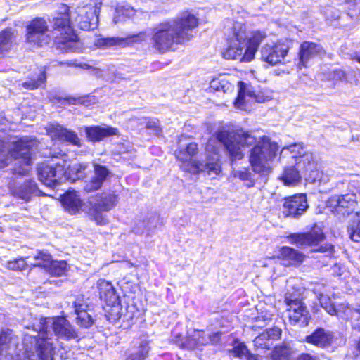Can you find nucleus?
I'll return each instance as SVG.
<instances>
[{
  "mask_svg": "<svg viewBox=\"0 0 360 360\" xmlns=\"http://www.w3.org/2000/svg\"><path fill=\"white\" fill-rule=\"evenodd\" d=\"M222 130H233V129L222 128L216 134V138H210L205 146L206 161L203 162H193L192 165H186V169L191 172V174H197L200 172H207L208 174H218L220 172L219 163L218 144H224L218 139V134ZM226 148V147H224Z\"/></svg>",
  "mask_w": 360,
  "mask_h": 360,
  "instance_id": "nucleus-6",
  "label": "nucleus"
},
{
  "mask_svg": "<svg viewBox=\"0 0 360 360\" xmlns=\"http://www.w3.org/2000/svg\"><path fill=\"white\" fill-rule=\"evenodd\" d=\"M64 209L70 214H76L83 210L84 203L76 191H68L61 198Z\"/></svg>",
  "mask_w": 360,
  "mask_h": 360,
  "instance_id": "nucleus-24",
  "label": "nucleus"
},
{
  "mask_svg": "<svg viewBox=\"0 0 360 360\" xmlns=\"http://www.w3.org/2000/svg\"><path fill=\"white\" fill-rule=\"evenodd\" d=\"M17 338L11 330H3L0 333V356L3 355V352L6 351L11 345H15Z\"/></svg>",
  "mask_w": 360,
  "mask_h": 360,
  "instance_id": "nucleus-41",
  "label": "nucleus"
},
{
  "mask_svg": "<svg viewBox=\"0 0 360 360\" xmlns=\"http://www.w3.org/2000/svg\"><path fill=\"white\" fill-rule=\"evenodd\" d=\"M136 11L130 6H119L116 8L113 22L115 24L122 22L127 18L132 17Z\"/></svg>",
  "mask_w": 360,
  "mask_h": 360,
  "instance_id": "nucleus-40",
  "label": "nucleus"
},
{
  "mask_svg": "<svg viewBox=\"0 0 360 360\" xmlns=\"http://www.w3.org/2000/svg\"><path fill=\"white\" fill-rule=\"evenodd\" d=\"M319 288L314 289V293L319 301L321 306L330 315L340 316V307L343 308V304L340 305L338 307H335L331 302L329 297L324 295L322 292H316Z\"/></svg>",
  "mask_w": 360,
  "mask_h": 360,
  "instance_id": "nucleus-35",
  "label": "nucleus"
},
{
  "mask_svg": "<svg viewBox=\"0 0 360 360\" xmlns=\"http://www.w3.org/2000/svg\"><path fill=\"white\" fill-rule=\"evenodd\" d=\"M202 334V330H195L192 335L188 336L184 341L179 344V346L183 349H198L197 338L200 337Z\"/></svg>",
  "mask_w": 360,
  "mask_h": 360,
  "instance_id": "nucleus-44",
  "label": "nucleus"
},
{
  "mask_svg": "<svg viewBox=\"0 0 360 360\" xmlns=\"http://www.w3.org/2000/svg\"><path fill=\"white\" fill-rule=\"evenodd\" d=\"M46 131L48 135L53 140H58L77 146H81L80 139L77 134L59 124H49L46 127Z\"/></svg>",
  "mask_w": 360,
  "mask_h": 360,
  "instance_id": "nucleus-15",
  "label": "nucleus"
},
{
  "mask_svg": "<svg viewBox=\"0 0 360 360\" xmlns=\"http://www.w3.org/2000/svg\"><path fill=\"white\" fill-rule=\"evenodd\" d=\"M14 195L25 200H29L32 195H46L37 188L34 181L29 180L13 190Z\"/></svg>",
  "mask_w": 360,
  "mask_h": 360,
  "instance_id": "nucleus-27",
  "label": "nucleus"
},
{
  "mask_svg": "<svg viewBox=\"0 0 360 360\" xmlns=\"http://www.w3.org/2000/svg\"><path fill=\"white\" fill-rule=\"evenodd\" d=\"M266 38L265 32L257 30L252 33V37L248 40L246 46V60H252L255 58V53L259 45Z\"/></svg>",
  "mask_w": 360,
  "mask_h": 360,
  "instance_id": "nucleus-30",
  "label": "nucleus"
},
{
  "mask_svg": "<svg viewBox=\"0 0 360 360\" xmlns=\"http://www.w3.org/2000/svg\"><path fill=\"white\" fill-rule=\"evenodd\" d=\"M281 258L285 266H297L302 263L305 255L290 247H283L281 250Z\"/></svg>",
  "mask_w": 360,
  "mask_h": 360,
  "instance_id": "nucleus-29",
  "label": "nucleus"
},
{
  "mask_svg": "<svg viewBox=\"0 0 360 360\" xmlns=\"http://www.w3.org/2000/svg\"><path fill=\"white\" fill-rule=\"evenodd\" d=\"M87 167L86 163H75L69 165L66 169L67 174L64 176L65 179L75 181L84 176V172Z\"/></svg>",
  "mask_w": 360,
  "mask_h": 360,
  "instance_id": "nucleus-39",
  "label": "nucleus"
},
{
  "mask_svg": "<svg viewBox=\"0 0 360 360\" xmlns=\"http://www.w3.org/2000/svg\"><path fill=\"white\" fill-rule=\"evenodd\" d=\"M99 297L106 303L107 305L119 308L120 297L116 294L115 290L112 284L103 279L97 282Z\"/></svg>",
  "mask_w": 360,
  "mask_h": 360,
  "instance_id": "nucleus-20",
  "label": "nucleus"
},
{
  "mask_svg": "<svg viewBox=\"0 0 360 360\" xmlns=\"http://www.w3.org/2000/svg\"><path fill=\"white\" fill-rule=\"evenodd\" d=\"M303 150L302 145L300 143H295L290 145L286 147H283L281 151V155H282L284 154L286 151H289L290 153L292 154V158H295L296 160L298 159V157H300L302 154Z\"/></svg>",
  "mask_w": 360,
  "mask_h": 360,
  "instance_id": "nucleus-49",
  "label": "nucleus"
},
{
  "mask_svg": "<svg viewBox=\"0 0 360 360\" xmlns=\"http://www.w3.org/2000/svg\"><path fill=\"white\" fill-rule=\"evenodd\" d=\"M303 174L296 165L285 167L280 179L285 185H295L301 180Z\"/></svg>",
  "mask_w": 360,
  "mask_h": 360,
  "instance_id": "nucleus-31",
  "label": "nucleus"
},
{
  "mask_svg": "<svg viewBox=\"0 0 360 360\" xmlns=\"http://www.w3.org/2000/svg\"><path fill=\"white\" fill-rule=\"evenodd\" d=\"M46 81V74L44 71H41L37 79H31L30 81L25 82L22 86L25 88L34 89L41 86Z\"/></svg>",
  "mask_w": 360,
  "mask_h": 360,
  "instance_id": "nucleus-46",
  "label": "nucleus"
},
{
  "mask_svg": "<svg viewBox=\"0 0 360 360\" xmlns=\"http://www.w3.org/2000/svg\"><path fill=\"white\" fill-rule=\"evenodd\" d=\"M220 82L217 80V79H214L211 82V86L212 88H214L217 91H225L224 90V87L225 86L221 84L220 86H219L218 84H219Z\"/></svg>",
  "mask_w": 360,
  "mask_h": 360,
  "instance_id": "nucleus-57",
  "label": "nucleus"
},
{
  "mask_svg": "<svg viewBox=\"0 0 360 360\" xmlns=\"http://www.w3.org/2000/svg\"><path fill=\"white\" fill-rule=\"evenodd\" d=\"M264 333L266 335L268 340H269V342H272L271 340H277L280 338L281 330L278 327H274L266 330Z\"/></svg>",
  "mask_w": 360,
  "mask_h": 360,
  "instance_id": "nucleus-55",
  "label": "nucleus"
},
{
  "mask_svg": "<svg viewBox=\"0 0 360 360\" xmlns=\"http://www.w3.org/2000/svg\"><path fill=\"white\" fill-rule=\"evenodd\" d=\"M49 26L43 18H35L30 20L26 26V42L38 47L47 44L51 37H49Z\"/></svg>",
  "mask_w": 360,
  "mask_h": 360,
  "instance_id": "nucleus-9",
  "label": "nucleus"
},
{
  "mask_svg": "<svg viewBox=\"0 0 360 360\" xmlns=\"http://www.w3.org/2000/svg\"><path fill=\"white\" fill-rule=\"evenodd\" d=\"M147 37L146 32H140L137 34H128L125 37H107L100 39L98 41V45L101 46H129L134 43L140 42L146 40Z\"/></svg>",
  "mask_w": 360,
  "mask_h": 360,
  "instance_id": "nucleus-18",
  "label": "nucleus"
},
{
  "mask_svg": "<svg viewBox=\"0 0 360 360\" xmlns=\"http://www.w3.org/2000/svg\"><path fill=\"white\" fill-rule=\"evenodd\" d=\"M117 201V195L114 193H103L91 196L88 200L89 212L94 215L98 224L103 225L105 224V219L101 216H98V214L110 210L115 206Z\"/></svg>",
  "mask_w": 360,
  "mask_h": 360,
  "instance_id": "nucleus-10",
  "label": "nucleus"
},
{
  "mask_svg": "<svg viewBox=\"0 0 360 360\" xmlns=\"http://www.w3.org/2000/svg\"><path fill=\"white\" fill-rule=\"evenodd\" d=\"M297 360H318V359L316 356H311L309 354H302Z\"/></svg>",
  "mask_w": 360,
  "mask_h": 360,
  "instance_id": "nucleus-59",
  "label": "nucleus"
},
{
  "mask_svg": "<svg viewBox=\"0 0 360 360\" xmlns=\"http://www.w3.org/2000/svg\"><path fill=\"white\" fill-rule=\"evenodd\" d=\"M87 137L92 141H99L105 137H109L117 134L116 128L110 127H87L85 129Z\"/></svg>",
  "mask_w": 360,
  "mask_h": 360,
  "instance_id": "nucleus-28",
  "label": "nucleus"
},
{
  "mask_svg": "<svg viewBox=\"0 0 360 360\" xmlns=\"http://www.w3.org/2000/svg\"><path fill=\"white\" fill-rule=\"evenodd\" d=\"M51 255L46 252L39 251L33 257H27V262L33 266H40L46 269L50 264Z\"/></svg>",
  "mask_w": 360,
  "mask_h": 360,
  "instance_id": "nucleus-38",
  "label": "nucleus"
},
{
  "mask_svg": "<svg viewBox=\"0 0 360 360\" xmlns=\"http://www.w3.org/2000/svg\"><path fill=\"white\" fill-rule=\"evenodd\" d=\"M65 160L54 165L41 163L37 166V174L40 181L48 187L53 188L58 185L67 174Z\"/></svg>",
  "mask_w": 360,
  "mask_h": 360,
  "instance_id": "nucleus-8",
  "label": "nucleus"
},
{
  "mask_svg": "<svg viewBox=\"0 0 360 360\" xmlns=\"http://www.w3.org/2000/svg\"><path fill=\"white\" fill-rule=\"evenodd\" d=\"M149 349L148 341L146 338H136L132 342L131 348L126 360H146Z\"/></svg>",
  "mask_w": 360,
  "mask_h": 360,
  "instance_id": "nucleus-25",
  "label": "nucleus"
},
{
  "mask_svg": "<svg viewBox=\"0 0 360 360\" xmlns=\"http://www.w3.org/2000/svg\"><path fill=\"white\" fill-rule=\"evenodd\" d=\"M323 53V48L315 43L304 41L300 46L299 66H307V62Z\"/></svg>",
  "mask_w": 360,
  "mask_h": 360,
  "instance_id": "nucleus-26",
  "label": "nucleus"
},
{
  "mask_svg": "<svg viewBox=\"0 0 360 360\" xmlns=\"http://www.w3.org/2000/svg\"><path fill=\"white\" fill-rule=\"evenodd\" d=\"M35 138L24 136L13 143V147L6 149L5 141L0 139V168L5 167L13 160L15 162L13 173L25 175L32 163V153L38 146Z\"/></svg>",
  "mask_w": 360,
  "mask_h": 360,
  "instance_id": "nucleus-4",
  "label": "nucleus"
},
{
  "mask_svg": "<svg viewBox=\"0 0 360 360\" xmlns=\"http://www.w3.org/2000/svg\"><path fill=\"white\" fill-rule=\"evenodd\" d=\"M246 27L241 22H236L232 27V36L229 39V46L223 53V57L228 60H239L240 62H250L246 60L247 46Z\"/></svg>",
  "mask_w": 360,
  "mask_h": 360,
  "instance_id": "nucleus-7",
  "label": "nucleus"
},
{
  "mask_svg": "<svg viewBox=\"0 0 360 360\" xmlns=\"http://www.w3.org/2000/svg\"><path fill=\"white\" fill-rule=\"evenodd\" d=\"M336 75L340 78V79H342V78H345V72L342 71V70H338L336 71Z\"/></svg>",
  "mask_w": 360,
  "mask_h": 360,
  "instance_id": "nucleus-61",
  "label": "nucleus"
},
{
  "mask_svg": "<svg viewBox=\"0 0 360 360\" xmlns=\"http://www.w3.org/2000/svg\"><path fill=\"white\" fill-rule=\"evenodd\" d=\"M102 186L100 180H97L94 176H93L91 180L86 181L84 183V189L86 192H91L95 190L100 188Z\"/></svg>",
  "mask_w": 360,
  "mask_h": 360,
  "instance_id": "nucleus-53",
  "label": "nucleus"
},
{
  "mask_svg": "<svg viewBox=\"0 0 360 360\" xmlns=\"http://www.w3.org/2000/svg\"><path fill=\"white\" fill-rule=\"evenodd\" d=\"M354 59H355L358 63H360V53H356Z\"/></svg>",
  "mask_w": 360,
  "mask_h": 360,
  "instance_id": "nucleus-64",
  "label": "nucleus"
},
{
  "mask_svg": "<svg viewBox=\"0 0 360 360\" xmlns=\"http://www.w3.org/2000/svg\"><path fill=\"white\" fill-rule=\"evenodd\" d=\"M15 38V34L12 28H6L0 32V56L10 51Z\"/></svg>",
  "mask_w": 360,
  "mask_h": 360,
  "instance_id": "nucleus-33",
  "label": "nucleus"
},
{
  "mask_svg": "<svg viewBox=\"0 0 360 360\" xmlns=\"http://www.w3.org/2000/svg\"><path fill=\"white\" fill-rule=\"evenodd\" d=\"M288 310L290 321L292 324H298L302 327L308 325L309 314L302 302H295L290 305Z\"/></svg>",
  "mask_w": 360,
  "mask_h": 360,
  "instance_id": "nucleus-23",
  "label": "nucleus"
},
{
  "mask_svg": "<svg viewBox=\"0 0 360 360\" xmlns=\"http://www.w3.org/2000/svg\"><path fill=\"white\" fill-rule=\"evenodd\" d=\"M239 86L240 89L238 95L234 103L236 108L243 109L246 102L255 101L258 103H263L265 101L264 96L257 94L256 92L252 90L251 86L248 85L243 82H240Z\"/></svg>",
  "mask_w": 360,
  "mask_h": 360,
  "instance_id": "nucleus-21",
  "label": "nucleus"
},
{
  "mask_svg": "<svg viewBox=\"0 0 360 360\" xmlns=\"http://www.w3.org/2000/svg\"><path fill=\"white\" fill-rule=\"evenodd\" d=\"M91 100L88 101L85 97H80L78 98V103L84 104L85 105H89Z\"/></svg>",
  "mask_w": 360,
  "mask_h": 360,
  "instance_id": "nucleus-60",
  "label": "nucleus"
},
{
  "mask_svg": "<svg viewBox=\"0 0 360 360\" xmlns=\"http://www.w3.org/2000/svg\"><path fill=\"white\" fill-rule=\"evenodd\" d=\"M110 172L108 169L103 165H100L98 164H94V177L97 180L101 181V184H103V183L106 179L107 176H108Z\"/></svg>",
  "mask_w": 360,
  "mask_h": 360,
  "instance_id": "nucleus-51",
  "label": "nucleus"
},
{
  "mask_svg": "<svg viewBox=\"0 0 360 360\" xmlns=\"http://www.w3.org/2000/svg\"><path fill=\"white\" fill-rule=\"evenodd\" d=\"M293 353V349L289 344L283 343L274 347L271 360H290Z\"/></svg>",
  "mask_w": 360,
  "mask_h": 360,
  "instance_id": "nucleus-37",
  "label": "nucleus"
},
{
  "mask_svg": "<svg viewBox=\"0 0 360 360\" xmlns=\"http://www.w3.org/2000/svg\"><path fill=\"white\" fill-rule=\"evenodd\" d=\"M67 267V263L65 261H53L52 257L51 258L50 264L46 267L47 271L55 276H61L65 271Z\"/></svg>",
  "mask_w": 360,
  "mask_h": 360,
  "instance_id": "nucleus-45",
  "label": "nucleus"
},
{
  "mask_svg": "<svg viewBox=\"0 0 360 360\" xmlns=\"http://www.w3.org/2000/svg\"><path fill=\"white\" fill-rule=\"evenodd\" d=\"M67 101H68L69 104L75 105L76 104L77 100L75 98L70 97L67 98Z\"/></svg>",
  "mask_w": 360,
  "mask_h": 360,
  "instance_id": "nucleus-63",
  "label": "nucleus"
},
{
  "mask_svg": "<svg viewBox=\"0 0 360 360\" xmlns=\"http://www.w3.org/2000/svg\"><path fill=\"white\" fill-rule=\"evenodd\" d=\"M198 145L195 143L192 142L184 144L182 143V139L179 140L178 148L175 150V155L182 162L180 167L183 170L191 174L190 170L185 168L186 167V165H192L193 162H203L201 160L192 159L198 153Z\"/></svg>",
  "mask_w": 360,
  "mask_h": 360,
  "instance_id": "nucleus-17",
  "label": "nucleus"
},
{
  "mask_svg": "<svg viewBox=\"0 0 360 360\" xmlns=\"http://www.w3.org/2000/svg\"><path fill=\"white\" fill-rule=\"evenodd\" d=\"M288 49V46L285 44H266L262 46L260 49V59L269 65H276L281 63L282 60L286 56Z\"/></svg>",
  "mask_w": 360,
  "mask_h": 360,
  "instance_id": "nucleus-14",
  "label": "nucleus"
},
{
  "mask_svg": "<svg viewBox=\"0 0 360 360\" xmlns=\"http://www.w3.org/2000/svg\"><path fill=\"white\" fill-rule=\"evenodd\" d=\"M71 18L83 30L96 28L98 22L96 10L92 6L77 7Z\"/></svg>",
  "mask_w": 360,
  "mask_h": 360,
  "instance_id": "nucleus-12",
  "label": "nucleus"
},
{
  "mask_svg": "<svg viewBox=\"0 0 360 360\" xmlns=\"http://www.w3.org/2000/svg\"><path fill=\"white\" fill-rule=\"evenodd\" d=\"M53 330L54 335L59 339L69 341L78 338V333L74 326L65 317L45 318L40 319L37 327L34 329L37 336L25 335L23 340L24 355L28 360H56L55 348L48 332Z\"/></svg>",
  "mask_w": 360,
  "mask_h": 360,
  "instance_id": "nucleus-2",
  "label": "nucleus"
},
{
  "mask_svg": "<svg viewBox=\"0 0 360 360\" xmlns=\"http://www.w3.org/2000/svg\"><path fill=\"white\" fill-rule=\"evenodd\" d=\"M160 224V219L158 215H152L146 220H143L137 224L134 229V232L138 234L146 232L150 235Z\"/></svg>",
  "mask_w": 360,
  "mask_h": 360,
  "instance_id": "nucleus-32",
  "label": "nucleus"
},
{
  "mask_svg": "<svg viewBox=\"0 0 360 360\" xmlns=\"http://www.w3.org/2000/svg\"><path fill=\"white\" fill-rule=\"evenodd\" d=\"M325 238L322 228L317 224H314L308 232L292 233L288 237L290 243L300 248L317 246Z\"/></svg>",
  "mask_w": 360,
  "mask_h": 360,
  "instance_id": "nucleus-11",
  "label": "nucleus"
},
{
  "mask_svg": "<svg viewBox=\"0 0 360 360\" xmlns=\"http://www.w3.org/2000/svg\"><path fill=\"white\" fill-rule=\"evenodd\" d=\"M334 340V333L323 328H316L311 334L305 337V341L307 343L321 348H327L331 346Z\"/></svg>",
  "mask_w": 360,
  "mask_h": 360,
  "instance_id": "nucleus-19",
  "label": "nucleus"
},
{
  "mask_svg": "<svg viewBox=\"0 0 360 360\" xmlns=\"http://www.w3.org/2000/svg\"><path fill=\"white\" fill-rule=\"evenodd\" d=\"M295 278H290L287 281V292L285 295V302L288 307L292 305L295 302H302L300 300L301 288H295L293 282Z\"/></svg>",
  "mask_w": 360,
  "mask_h": 360,
  "instance_id": "nucleus-34",
  "label": "nucleus"
},
{
  "mask_svg": "<svg viewBox=\"0 0 360 360\" xmlns=\"http://www.w3.org/2000/svg\"><path fill=\"white\" fill-rule=\"evenodd\" d=\"M75 314H76V323L83 328H89L94 323V320L89 314V306L83 297H79L73 303Z\"/></svg>",
  "mask_w": 360,
  "mask_h": 360,
  "instance_id": "nucleus-22",
  "label": "nucleus"
},
{
  "mask_svg": "<svg viewBox=\"0 0 360 360\" xmlns=\"http://www.w3.org/2000/svg\"><path fill=\"white\" fill-rule=\"evenodd\" d=\"M231 352L236 357L243 358L248 359V354H250L246 345L244 343L238 342L233 346Z\"/></svg>",
  "mask_w": 360,
  "mask_h": 360,
  "instance_id": "nucleus-47",
  "label": "nucleus"
},
{
  "mask_svg": "<svg viewBox=\"0 0 360 360\" xmlns=\"http://www.w3.org/2000/svg\"><path fill=\"white\" fill-rule=\"evenodd\" d=\"M209 341H212V340H211V337L206 338L205 333L202 331V334H200V337L197 338L198 348L201 346L205 345L209 342Z\"/></svg>",
  "mask_w": 360,
  "mask_h": 360,
  "instance_id": "nucleus-56",
  "label": "nucleus"
},
{
  "mask_svg": "<svg viewBox=\"0 0 360 360\" xmlns=\"http://www.w3.org/2000/svg\"><path fill=\"white\" fill-rule=\"evenodd\" d=\"M308 207L306 195L297 194L285 198L282 212L285 217L297 219L306 212Z\"/></svg>",
  "mask_w": 360,
  "mask_h": 360,
  "instance_id": "nucleus-13",
  "label": "nucleus"
},
{
  "mask_svg": "<svg viewBox=\"0 0 360 360\" xmlns=\"http://www.w3.org/2000/svg\"><path fill=\"white\" fill-rule=\"evenodd\" d=\"M69 11L67 5L60 4L49 20L57 49L64 52H79L82 44L71 27Z\"/></svg>",
  "mask_w": 360,
  "mask_h": 360,
  "instance_id": "nucleus-5",
  "label": "nucleus"
},
{
  "mask_svg": "<svg viewBox=\"0 0 360 360\" xmlns=\"http://www.w3.org/2000/svg\"><path fill=\"white\" fill-rule=\"evenodd\" d=\"M295 165L302 173L313 172L316 168L314 158L311 153H304L302 154L298 157V159L296 160Z\"/></svg>",
  "mask_w": 360,
  "mask_h": 360,
  "instance_id": "nucleus-36",
  "label": "nucleus"
},
{
  "mask_svg": "<svg viewBox=\"0 0 360 360\" xmlns=\"http://www.w3.org/2000/svg\"><path fill=\"white\" fill-rule=\"evenodd\" d=\"M347 232L352 241L360 243V213H356V218L347 226Z\"/></svg>",
  "mask_w": 360,
  "mask_h": 360,
  "instance_id": "nucleus-42",
  "label": "nucleus"
},
{
  "mask_svg": "<svg viewBox=\"0 0 360 360\" xmlns=\"http://www.w3.org/2000/svg\"><path fill=\"white\" fill-rule=\"evenodd\" d=\"M29 265L28 262L24 258H19L14 260L8 261L6 267L13 271H22Z\"/></svg>",
  "mask_w": 360,
  "mask_h": 360,
  "instance_id": "nucleus-48",
  "label": "nucleus"
},
{
  "mask_svg": "<svg viewBox=\"0 0 360 360\" xmlns=\"http://www.w3.org/2000/svg\"><path fill=\"white\" fill-rule=\"evenodd\" d=\"M234 177L240 179L243 181H246L248 187H252L255 185V174L251 173L249 169L243 168L233 172Z\"/></svg>",
  "mask_w": 360,
  "mask_h": 360,
  "instance_id": "nucleus-43",
  "label": "nucleus"
},
{
  "mask_svg": "<svg viewBox=\"0 0 360 360\" xmlns=\"http://www.w3.org/2000/svg\"><path fill=\"white\" fill-rule=\"evenodd\" d=\"M311 252L322 253L324 257L331 258L334 257L335 250L333 245L331 243H325L320 245L319 248L312 250Z\"/></svg>",
  "mask_w": 360,
  "mask_h": 360,
  "instance_id": "nucleus-50",
  "label": "nucleus"
},
{
  "mask_svg": "<svg viewBox=\"0 0 360 360\" xmlns=\"http://www.w3.org/2000/svg\"><path fill=\"white\" fill-rule=\"evenodd\" d=\"M146 129L152 130L154 135L160 136L162 134V128L160 126L158 120H150L146 123Z\"/></svg>",
  "mask_w": 360,
  "mask_h": 360,
  "instance_id": "nucleus-54",
  "label": "nucleus"
},
{
  "mask_svg": "<svg viewBox=\"0 0 360 360\" xmlns=\"http://www.w3.org/2000/svg\"><path fill=\"white\" fill-rule=\"evenodd\" d=\"M254 345L257 348L270 349L272 346V342H269V340L266 338V335L262 333L254 340Z\"/></svg>",
  "mask_w": 360,
  "mask_h": 360,
  "instance_id": "nucleus-52",
  "label": "nucleus"
},
{
  "mask_svg": "<svg viewBox=\"0 0 360 360\" xmlns=\"http://www.w3.org/2000/svg\"><path fill=\"white\" fill-rule=\"evenodd\" d=\"M270 318L268 317V318H264L263 316H259L256 319V323H257V326L259 327V328H262L264 327V326L266 325V323H264L263 324L262 322H266V321H270Z\"/></svg>",
  "mask_w": 360,
  "mask_h": 360,
  "instance_id": "nucleus-58",
  "label": "nucleus"
},
{
  "mask_svg": "<svg viewBox=\"0 0 360 360\" xmlns=\"http://www.w3.org/2000/svg\"><path fill=\"white\" fill-rule=\"evenodd\" d=\"M247 360H260V359H259L257 356L250 354H248Z\"/></svg>",
  "mask_w": 360,
  "mask_h": 360,
  "instance_id": "nucleus-62",
  "label": "nucleus"
},
{
  "mask_svg": "<svg viewBox=\"0 0 360 360\" xmlns=\"http://www.w3.org/2000/svg\"><path fill=\"white\" fill-rule=\"evenodd\" d=\"M198 25V18L188 13L172 20L161 22L153 30V45L159 52H165L174 44L189 41L193 36V30Z\"/></svg>",
  "mask_w": 360,
  "mask_h": 360,
  "instance_id": "nucleus-3",
  "label": "nucleus"
},
{
  "mask_svg": "<svg viewBox=\"0 0 360 360\" xmlns=\"http://www.w3.org/2000/svg\"><path fill=\"white\" fill-rule=\"evenodd\" d=\"M218 139L224 143L232 160H241L244 156L243 148L254 145L250 155L253 172L264 176L272 172V163L279 149L276 142L266 136L257 140L252 133L243 129L222 130Z\"/></svg>",
  "mask_w": 360,
  "mask_h": 360,
  "instance_id": "nucleus-1",
  "label": "nucleus"
},
{
  "mask_svg": "<svg viewBox=\"0 0 360 360\" xmlns=\"http://www.w3.org/2000/svg\"><path fill=\"white\" fill-rule=\"evenodd\" d=\"M330 202L334 207L335 212L343 217L352 214L357 205L356 197L353 193L333 195L330 198Z\"/></svg>",
  "mask_w": 360,
  "mask_h": 360,
  "instance_id": "nucleus-16",
  "label": "nucleus"
}]
</instances>
